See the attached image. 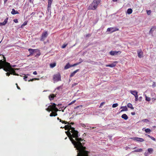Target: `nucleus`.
<instances>
[{"label":"nucleus","instance_id":"nucleus-16","mask_svg":"<svg viewBox=\"0 0 156 156\" xmlns=\"http://www.w3.org/2000/svg\"><path fill=\"white\" fill-rule=\"evenodd\" d=\"M28 50L30 53V55H32L34 53L36 52L37 50L29 48Z\"/></svg>","mask_w":156,"mask_h":156},{"label":"nucleus","instance_id":"nucleus-44","mask_svg":"<svg viewBox=\"0 0 156 156\" xmlns=\"http://www.w3.org/2000/svg\"><path fill=\"white\" fill-rule=\"evenodd\" d=\"M27 21H25L23 23V24L21 26H25L26 25H27Z\"/></svg>","mask_w":156,"mask_h":156},{"label":"nucleus","instance_id":"nucleus-13","mask_svg":"<svg viewBox=\"0 0 156 156\" xmlns=\"http://www.w3.org/2000/svg\"><path fill=\"white\" fill-rule=\"evenodd\" d=\"M89 152L86 151H85L82 153H81L80 154H78V156H88Z\"/></svg>","mask_w":156,"mask_h":156},{"label":"nucleus","instance_id":"nucleus-3","mask_svg":"<svg viewBox=\"0 0 156 156\" xmlns=\"http://www.w3.org/2000/svg\"><path fill=\"white\" fill-rule=\"evenodd\" d=\"M101 0H94L88 8V10H95L97 7L98 5L100 3Z\"/></svg>","mask_w":156,"mask_h":156},{"label":"nucleus","instance_id":"nucleus-7","mask_svg":"<svg viewBox=\"0 0 156 156\" xmlns=\"http://www.w3.org/2000/svg\"><path fill=\"white\" fill-rule=\"evenodd\" d=\"M119 29L116 27H110L107 28V31H110L111 33H113L115 31H118Z\"/></svg>","mask_w":156,"mask_h":156},{"label":"nucleus","instance_id":"nucleus-53","mask_svg":"<svg viewBox=\"0 0 156 156\" xmlns=\"http://www.w3.org/2000/svg\"><path fill=\"white\" fill-rule=\"evenodd\" d=\"M80 106L82 107V105H80V106H77L76 107H75L74 108V109H76L77 108H79Z\"/></svg>","mask_w":156,"mask_h":156},{"label":"nucleus","instance_id":"nucleus-17","mask_svg":"<svg viewBox=\"0 0 156 156\" xmlns=\"http://www.w3.org/2000/svg\"><path fill=\"white\" fill-rule=\"evenodd\" d=\"M130 92L135 97H138V92L136 90H130Z\"/></svg>","mask_w":156,"mask_h":156},{"label":"nucleus","instance_id":"nucleus-14","mask_svg":"<svg viewBox=\"0 0 156 156\" xmlns=\"http://www.w3.org/2000/svg\"><path fill=\"white\" fill-rule=\"evenodd\" d=\"M56 94H51L48 96V98L50 101L53 100L55 97H56Z\"/></svg>","mask_w":156,"mask_h":156},{"label":"nucleus","instance_id":"nucleus-61","mask_svg":"<svg viewBox=\"0 0 156 156\" xmlns=\"http://www.w3.org/2000/svg\"><path fill=\"white\" fill-rule=\"evenodd\" d=\"M131 114L132 115H134L135 114V113L134 112H132L131 113Z\"/></svg>","mask_w":156,"mask_h":156},{"label":"nucleus","instance_id":"nucleus-39","mask_svg":"<svg viewBox=\"0 0 156 156\" xmlns=\"http://www.w3.org/2000/svg\"><path fill=\"white\" fill-rule=\"evenodd\" d=\"M41 55V53L40 52H39L38 53H37L36 55H35V57H37Z\"/></svg>","mask_w":156,"mask_h":156},{"label":"nucleus","instance_id":"nucleus-48","mask_svg":"<svg viewBox=\"0 0 156 156\" xmlns=\"http://www.w3.org/2000/svg\"><path fill=\"white\" fill-rule=\"evenodd\" d=\"M27 76H25L23 78V79L24 80H25V81H27Z\"/></svg>","mask_w":156,"mask_h":156},{"label":"nucleus","instance_id":"nucleus-32","mask_svg":"<svg viewBox=\"0 0 156 156\" xmlns=\"http://www.w3.org/2000/svg\"><path fill=\"white\" fill-rule=\"evenodd\" d=\"M39 80L38 78H33V79H30V80H28V82L33 81L34 80Z\"/></svg>","mask_w":156,"mask_h":156},{"label":"nucleus","instance_id":"nucleus-23","mask_svg":"<svg viewBox=\"0 0 156 156\" xmlns=\"http://www.w3.org/2000/svg\"><path fill=\"white\" fill-rule=\"evenodd\" d=\"M71 66H70L69 63H68L65 66L64 69H67L69 68L70 67H71Z\"/></svg>","mask_w":156,"mask_h":156},{"label":"nucleus","instance_id":"nucleus-57","mask_svg":"<svg viewBox=\"0 0 156 156\" xmlns=\"http://www.w3.org/2000/svg\"><path fill=\"white\" fill-rule=\"evenodd\" d=\"M91 34H87L86 35V37H90L91 36Z\"/></svg>","mask_w":156,"mask_h":156},{"label":"nucleus","instance_id":"nucleus-34","mask_svg":"<svg viewBox=\"0 0 156 156\" xmlns=\"http://www.w3.org/2000/svg\"><path fill=\"white\" fill-rule=\"evenodd\" d=\"M61 122L62 123H65V124H69V122H67L65 121L62 120Z\"/></svg>","mask_w":156,"mask_h":156},{"label":"nucleus","instance_id":"nucleus-33","mask_svg":"<svg viewBox=\"0 0 156 156\" xmlns=\"http://www.w3.org/2000/svg\"><path fill=\"white\" fill-rule=\"evenodd\" d=\"M52 2H48V10L49 9V8L51 7Z\"/></svg>","mask_w":156,"mask_h":156},{"label":"nucleus","instance_id":"nucleus-27","mask_svg":"<svg viewBox=\"0 0 156 156\" xmlns=\"http://www.w3.org/2000/svg\"><path fill=\"white\" fill-rule=\"evenodd\" d=\"M56 65V63H54L50 64V67L51 68H53L55 67Z\"/></svg>","mask_w":156,"mask_h":156},{"label":"nucleus","instance_id":"nucleus-5","mask_svg":"<svg viewBox=\"0 0 156 156\" xmlns=\"http://www.w3.org/2000/svg\"><path fill=\"white\" fill-rule=\"evenodd\" d=\"M53 80L55 81H58L61 80V75L59 73L53 76Z\"/></svg>","mask_w":156,"mask_h":156},{"label":"nucleus","instance_id":"nucleus-50","mask_svg":"<svg viewBox=\"0 0 156 156\" xmlns=\"http://www.w3.org/2000/svg\"><path fill=\"white\" fill-rule=\"evenodd\" d=\"M63 107L62 108H59V109H61V110L62 111V112H64V110L65 109V108H66V107H65V108H64V109H63L62 108H63Z\"/></svg>","mask_w":156,"mask_h":156},{"label":"nucleus","instance_id":"nucleus-11","mask_svg":"<svg viewBox=\"0 0 156 156\" xmlns=\"http://www.w3.org/2000/svg\"><path fill=\"white\" fill-rule=\"evenodd\" d=\"M138 56L139 58H141L143 57V53L141 49L138 50L137 51Z\"/></svg>","mask_w":156,"mask_h":156},{"label":"nucleus","instance_id":"nucleus-21","mask_svg":"<svg viewBox=\"0 0 156 156\" xmlns=\"http://www.w3.org/2000/svg\"><path fill=\"white\" fill-rule=\"evenodd\" d=\"M122 118V119H124L125 120H127L128 119V117L127 115L125 114H123L121 116Z\"/></svg>","mask_w":156,"mask_h":156},{"label":"nucleus","instance_id":"nucleus-38","mask_svg":"<svg viewBox=\"0 0 156 156\" xmlns=\"http://www.w3.org/2000/svg\"><path fill=\"white\" fill-rule=\"evenodd\" d=\"M133 10H127L126 13L128 14H130L132 12Z\"/></svg>","mask_w":156,"mask_h":156},{"label":"nucleus","instance_id":"nucleus-49","mask_svg":"<svg viewBox=\"0 0 156 156\" xmlns=\"http://www.w3.org/2000/svg\"><path fill=\"white\" fill-rule=\"evenodd\" d=\"M13 21L15 23H18V20L17 19H15Z\"/></svg>","mask_w":156,"mask_h":156},{"label":"nucleus","instance_id":"nucleus-43","mask_svg":"<svg viewBox=\"0 0 156 156\" xmlns=\"http://www.w3.org/2000/svg\"><path fill=\"white\" fill-rule=\"evenodd\" d=\"M46 110L47 111H48L49 112H50V111H51V109H50V107H49V106L48 107V108H47L46 109Z\"/></svg>","mask_w":156,"mask_h":156},{"label":"nucleus","instance_id":"nucleus-47","mask_svg":"<svg viewBox=\"0 0 156 156\" xmlns=\"http://www.w3.org/2000/svg\"><path fill=\"white\" fill-rule=\"evenodd\" d=\"M150 138L151 139H152V140H153L154 141H156L154 137H153L152 136H151V137Z\"/></svg>","mask_w":156,"mask_h":156},{"label":"nucleus","instance_id":"nucleus-24","mask_svg":"<svg viewBox=\"0 0 156 156\" xmlns=\"http://www.w3.org/2000/svg\"><path fill=\"white\" fill-rule=\"evenodd\" d=\"M147 151H148V153L149 154H151L152 153L154 150H153V148H148V149H147Z\"/></svg>","mask_w":156,"mask_h":156},{"label":"nucleus","instance_id":"nucleus-59","mask_svg":"<svg viewBox=\"0 0 156 156\" xmlns=\"http://www.w3.org/2000/svg\"><path fill=\"white\" fill-rule=\"evenodd\" d=\"M33 74L34 75H37V72L36 71H35L33 73Z\"/></svg>","mask_w":156,"mask_h":156},{"label":"nucleus","instance_id":"nucleus-46","mask_svg":"<svg viewBox=\"0 0 156 156\" xmlns=\"http://www.w3.org/2000/svg\"><path fill=\"white\" fill-rule=\"evenodd\" d=\"M81 126H82L83 127H86V126L85 125V124L83 123H81L80 124Z\"/></svg>","mask_w":156,"mask_h":156},{"label":"nucleus","instance_id":"nucleus-9","mask_svg":"<svg viewBox=\"0 0 156 156\" xmlns=\"http://www.w3.org/2000/svg\"><path fill=\"white\" fill-rule=\"evenodd\" d=\"M134 140L138 142H143L144 141V140L142 138L137 137H135L132 138Z\"/></svg>","mask_w":156,"mask_h":156},{"label":"nucleus","instance_id":"nucleus-41","mask_svg":"<svg viewBox=\"0 0 156 156\" xmlns=\"http://www.w3.org/2000/svg\"><path fill=\"white\" fill-rule=\"evenodd\" d=\"M147 12L148 15H150L151 13V10H147Z\"/></svg>","mask_w":156,"mask_h":156},{"label":"nucleus","instance_id":"nucleus-63","mask_svg":"<svg viewBox=\"0 0 156 156\" xmlns=\"http://www.w3.org/2000/svg\"><path fill=\"white\" fill-rule=\"evenodd\" d=\"M34 0H29V1L30 3H33Z\"/></svg>","mask_w":156,"mask_h":156},{"label":"nucleus","instance_id":"nucleus-10","mask_svg":"<svg viewBox=\"0 0 156 156\" xmlns=\"http://www.w3.org/2000/svg\"><path fill=\"white\" fill-rule=\"evenodd\" d=\"M117 62H114L112 63L111 64L109 65H106L105 66L107 67H110L111 68L114 67L115 66Z\"/></svg>","mask_w":156,"mask_h":156},{"label":"nucleus","instance_id":"nucleus-8","mask_svg":"<svg viewBox=\"0 0 156 156\" xmlns=\"http://www.w3.org/2000/svg\"><path fill=\"white\" fill-rule=\"evenodd\" d=\"M121 51H112L110 52L109 53L110 55H117L118 54L120 55L121 53Z\"/></svg>","mask_w":156,"mask_h":156},{"label":"nucleus","instance_id":"nucleus-60","mask_svg":"<svg viewBox=\"0 0 156 156\" xmlns=\"http://www.w3.org/2000/svg\"><path fill=\"white\" fill-rule=\"evenodd\" d=\"M144 155L145 156H148L147 153L146 152H145L144 153Z\"/></svg>","mask_w":156,"mask_h":156},{"label":"nucleus","instance_id":"nucleus-30","mask_svg":"<svg viewBox=\"0 0 156 156\" xmlns=\"http://www.w3.org/2000/svg\"><path fill=\"white\" fill-rule=\"evenodd\" d=\"M145 100L146 101H149L151 100V98L149 97H148L145 95Z\"/></svg>","mask_w":156,"mask_h":156},{"label":"nucleus","instance_id":"nucleus-4","mask_svg":"<svg viewBox=\"0 0 156 156\" xmlns=\"http://www.w3.org/2000/svg\"><path fill=\"white\" fill-rule=\"evenodd\" d=\"M6 69V72H9L11 73V74H13L14 75L18 76V74L16 73L15 70L17 69H16L12 68L10 66L9 67H7Z\"/></svg>","mask_w":156,"mask_h":156},{"label":"nucleus","instance_id":"nucleus-58","mask_svg":"<svg viewBox=\"0 0 156 156\" xmlns=\"http://www.w3.org/2000/svg\"><path fill=\"white\" fill-rule=\"evenodd\" d=\"M135 100L136 101H138V97H135Z\"/></svg>","mask_w":156,"mask_h":156},{"label":"nucleus","instance_id":"nucleus-40","mask_svg":"<svg viewBox=\"0 0 156 156\" xmlns=\"http://www.w3.org/2000/svg\"><path fill=\"white\" fill-rule=\"evenodd\" d=\"M67 44H63L62 46V48H65L67 46Z\"/></svg>","mask_w":156,"mask_h":156},{"label":"nucleus","instance_id":"nucleus-28","mask_svg":"<svg viewBox=\"0 0 156 156\" xmlns=\"http://www.w3.org/2000/svg\"><path fill=\"white\" fill-rule=\"evenodd\" d=\"M11 13L12 14L14 15L16 14H18L19 13V12L17 10H12V11L11 12Z\"/></svg>","mask_w":156,"mask_h":156},{"label":"nucleus","instance_id":"nucleus-42","mask_svg":"<svg viewBox=\"0 0 156 156\" xmlns=\"http://www.w3.org/2000/svg\"><path fill=\"white\" fill-rule=\"evenodd\" d=\"M142 121L144 122H147L149 121V120L147 119H144L142 120Z\"/></svg>","mask_w":156,"mask_h":156},{"label":"nucleus","instance_id":"nucleus-22","mask_svg":"<svg viewBox=\"0 0 156 156\" xmlns=\"http://www.w3.org/2000/svg\"><path fill=\"white\" fill-rule=\"evenodd\" d=\"M79 70V69H77L76 70H75V71H74L70 75V77H73V76L75 74L78 72V71Z\"/></svg>","mask_w":156,"mask_h":156},{"label":"nucleus","instance_id":"nucleus-2","mask_svg":"<svg viewBox=\"0 0 156 156\" xmlns=\"http://www.w3.org/2000/svg\"><path fill=\"white\" fill-rule=\"evenodd\" d=\"M4 58L5 59L4 61L2 60H0V69L3 68L6 71L7 67H9L10 65L9 63L6 61L5 58L4 57Z\"/></svg>","mask_w":156,"mask_h":156},{"label":"nucleus","instance_id":"nucleus-54","mask_svg":"<svg viewBox=\"0 0 156 156\" xmlns=\"http://www.w3.org/2000/svg\"><path fill=\"white\" fill-rule=\"evenodd\" d=\"M105 102H102L101 104H100V107H101V106H102L104 104H105Z\"/></svg>","mask_w":156,"mask_h":156},{"label":"nucleus","instance_id":"nucleus-19","mask_svg":"<svg viewBox=\"0 0 156 156\" xmlns=\"http://www.w3.org/2000/svg\"><path fill=\"white\" fill-rule=\"evenodd\" d=\"M54 111H52L51 113L50 114V116L51 117L55 116L57 115L58 114L57 112Z\"/></svg>","mask_w":156,"mask_h":156},{"label":"nucleus","instance_id":"nucleus-31","mask_svg":"<svg viewBox=\"0 0 156 156\" xmlns=\"http://www.w3.org/2000/svg\"><path fill=\"white\" fill-rule=\"evenodd\" d=\"M145 131L146 133H148L150 132L151 130L147 128L145 129Z\"/></svg>","mask_w":156,"mask_h":156},{"label":"nucleus","instance_id":"nucleus-55","mask_svg":"<svg viewBox=\"0 0 156 156\" xmlns=\"http://www.w3.org/2000/svg\"><path fill=\"white\" fill-rule=\"evenodd\" d=\"M16 85L17 89L19 90H20V88L18 86L17 84L16 83Z\"/></svg>","mask_w":156,"mask_h":156},{"label":"nucleus","instance_id":"nucleus-29","mask_svg":"<svg viewBox=\"0 0 156 156\" xmlns=\"http://www.w3.org/2000/svg\"><path fill=\"white\" fill-rule=\"evenodd\" d=\"M123 108L121 110V112L124 111H126L127 110V108L126 106L122 107L121 108Z\"/></svg>","mask_w":156,"mask_h":156},{"label":"nucleus","instance_id":"nucleus-6","mask_svg":"<svg viewBox=\"0 0 156 156\" xmlns=\"http://www.w3.org/2000/svg\"><path fill=\"white\" fill-rule=\"evenodd\" d=\"M48 36V33L47 31H44L42 33L40 39L41 41H44L45 38L47 37Z\"/></svg>","mask_w":156,"mask_h":156},{"label":"nucleus","instance_id":"nucleus-52","mask_svg":"<svg viewBox=\"0 0 156 156\" xmlns=\"http://www.w3.org/2000/svg\"><path fill=\"white\" fill-rule=\"evenodd\" d=\"M10 74H11V73L9 72V73H6V75L8 76H9L10 75Z\"/></svg>","mask_w":156,"mask_h":156},{"label":"nucleus","instance_id":"nucleus-62","mask_svg":"<svg viewBox=\"0 0 156 156\" xmlns=\"http://www.w3.org/2000/svg\"><path fill=\"white\" fill-rule=\"evenodd\" d=\"M147 136L149 137L150 138H151V136H150L149 135H147V134H146Z\"/></svg>","mask_w":156,"mask_h":156},{"label":"nucleus","instance_id":"nucleus-12","mask_svg":"<svg viewBox=\"0 0 156 156\" xmlns=\"http://www.w3.org/2000/svg\"><path fill=\"white\" fill-rule=\"evenodd\" d=\"M64 128L65 130H68L67 131H69H69L71 130L72 128L73 127H72L71 125L68 124L65 125Z\"/></svg>","mask_w":156,"mask_h":156},{"label":"nucleus","instance_id":"nucleus-26","mask_svg":"<svg viewBox=\"0 0 156 156\" xmlns=\"http://www.w3.org/2000/svg\"><path fill=\"white\" fill-rule=\"evenodd\" d=\"M127 106L128 108H131V109H133V107L132 105L130 103H129L127 104Z\"/></svg>","mask_w":156,"mask_h":156},{"label":"nucleus","instance_id":"nucleus-36","mask_svg":"<svg viewBox=\"0 0 156 156\" xmlns=\"http://www.w3.org/2000/svg\"><path fill=\"white\" fill-rule=\"evenodd\" d=\"M61 110H59L56 107H55V109L54 111H55V112H57L58 111H60Z\"/></svg>","mask_w":156,"mask_h":156},{"label":"nucleus","instance_id":"nucleus-64","mask_svg":"<svg viewBox=\"0 0 156 156\" xmlns=\"http://www.w3.org/2000/svg\"><path fill=\"white\" fill-rule=\"evenodd\" d=\"M71 66V67H73V66H76V65L75 64H74L73 65H72Z\"/></svg>","mask_w":156,"mask_h":156},{"label":"nucleus","instance_id":"nucleus-15","mask_svg":"<svg viewBox=\"0 0 156 156\" xmlns=\"http://www.w3.org/2000/svg\"><path fill=\"white\" fill-rule=\"evenodd\" d=\"M52 104L51 105H50L49 106L50 109H51V111H54L55 107L56 106V104L55 103H52L51 104Z\"/></svg>","mask_w":156,"mask_h":156},{"label":"nucleus","instance_id":"nucleus-25","mask_svg":"<svg viewBox=\"0 0 156 156\" xmlns=\"http://www.w3.org/2000/svg\"><path fill=\"white\" fill-rule=\"evenodd\" d=\"M143 151V149L141 148H140L139 149L135 150L133 151L132 152H140Z\"/></svg>","mask_w":156,"mask_h":156},{"label":"nucleus","instance_id":"nucleus-1","mask_svg":"<svg viewBox=\"0 0 156 156\" xmlns=\"http://www.w3.org/2000/svg\"><path fill=\"white\" fill-rule=\"evenodd\" d=\"M67 134L74 147L78 151V154L82 153L86 151V147L84 146L85 144V140L82 138L79 137L80 135L79 132L76 130L73 127L69 131H66Z\"/></svg>","mask_w":156,"mask_h":156},{"label":"nucleus","instance_id":"nucleus-45","mask_svg":"<svg viewBox=\"0 0 156 156\" xmlns=\"http://www.w3.org/2000/svg\"><path fill=\"white\" fill-rule=\"evenodd\" d=\"M78 84V83H73L72 85V87H74V86L77 85Z\"/></svg>","mask_w":156,"mask_h":156},{"label":"nucleus","instance_id":"nucleus-20","mask_svg":"<svg viewBox=\"0 0 156 156\" xmlns=\"http://www.w3.org/2000/svg\"><path fill=\"white\" fill-rule=\"evenodd\" d=\"M156 29V26H154L152 27L150 31V32H149L150 34H152L153 31L155 30Z\"/></svg>","mask_w":156,"mask_h":156},{"label":"nucleus","instance_id":"nucleus-51","mask_svg":"<svg viewBox=\"0 0 156 156\" xmlns=\"http://www.w3.org/2000/svg\"><path fill=\"white\" fill-rule=\"evenodd\" d=\"M81 60V62H78L76 63H75L76 66L78 65L81 62H83V60L82 59Z\"/></svg>","mask_w":156,"mask_h":156},{"label":"nucleus","instance_id":"nucleus-18","mask_svg":"<svg viewBox=\"0 0 156 156\" xmlns=\"http://www.w3.org/2000/svg\"><path fill=\"white\" fill-rule=\"evenodd\" d=\"M8 18H6L2 23H0V26L5 25L7 22Z\"/></svg>","mask_w":156,"mask_h":156},{"label":"nucleus","instance_id":"nucleus-37","mask_svg":"<svg viewBox=\"0 0 156 156\" xmlns=\"http://www.w3.org/2000/svg\"><path fill=\"white\" fill-rule=\"evenodd\" d=\"M76 101V100L73 101H72L70 103L68 104V105H72V104L74 103Z\"/></svg>","mask_w":156,"mask_h":156},{"label":"nucleus","instance_id":"nucleus-56","mask_svg":"<svg viewBox=\"0 0 156 156\" xmlns=\"http://www.w3.org/2000/svg\"><path fill=\"white\" fill-rule=\"evenodd\" d=\"M61 88H62V87L61 86H59V87H58L57 88V89H58V90H59L60 89H61Z\"/></svg>","mask_w":156,"mask_h":156},{"label":"nucleus","instance_id":"nucleus-35","mask_svg":"<svg viewBox=\"0 0 156 156\" xmlns=\"http://www.w3.org/2000/svg\"><path fill=\"white\" fill-rule=\"evenodd\" d=\"M118 105L117 103L114 104L112 106V107L113 108H115L118 106Z\"/></svg>","mask_w":156,"mask_h":156}]
</instances>
